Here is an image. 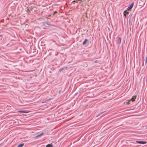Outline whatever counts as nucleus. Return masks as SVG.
<instances>
[{
	"instance_id": "f257e3e1",
	"label": "nucleus",
	"mask_w": 147,
	"mask_h": 147,
	"mask_svg": "<svg viewBox=\"0 0 147 147\" xmlns=\"http://www.w3.org/2000/svg\"><path fill=\"white\" fill-rule=\"evenodd\" d=\"M136 96H134L132 97L131 99L129 100H127L126 101V103L127 104H129V102H130L131 101H132L133 102H134L135 101V99L136 98Z\"/></svg>"
},
{
	"instance_id": "f03ea898",
	"label": "nucleus",
	"mask_w": 147,
	"mask_h": 147,
	"mask_svg": "<svg viewBox=\"0 0 147 147\" xmlns=\"http://www.w3.org/2000/svg\"><path fill=\"white\" fill-rule=\"evenodd\" d=\"M134 5V3L133 2L128 7V8H127V9L128 10H129L130 9H132V7H133V6Z\"/></svg>"
},
{
	"instance_id": "7ed1b4c3",
	"label": "nucleus",
	"mask_w": 147,
	"mask_h": 147,
	"mask_svg": "<svg viewBox=\"0 0 147 147\" xmlns=\"http://www.w3.org/2000/svg\"><path fill=\"white\" fill-rule=\"evenodd\" d=\"M136 142L138 143L139 144H146V142H144V141H137Z\"/></svg>"
},
{
	"instance_id": "20e7f679",
	"label": "nucleus",
	"mask_w": 147,
	"mask_h": 147,
	"mask_svg": "<svg viewBox=\"0 0 147 147\" xmlns=\"http://www.w3.org/2000/svg\"><path fill=\"white\" fill-rule=\"evenodd\" d=\"M43 134V133H42L38 135L37 136H36L35 137V138H38V137H40L41 136H42Z\"/></svg>"
},
{
	"instance_id": "39448f33",
	"label": "nucleus",
	"mask_w": 147,
	"mask_h": 147,
	"mask_svg": "<svg viewBox=\"0 0 147 147\" xmlns=\"http://www.w3.org/2000/svg\"><path fill=\"white\" fill-rule=\"evenodd\" d=\"M129 13V12L127 11L126 10L124 11L123 12V15L125 17H126V14H128Z\"/></svg>"
},
{
	"instance_id": "423d86ee",
	"label": "nucleus",
	"mask_w": 147,
	"mask_h": 147,
	"mask_svg": "<svg viewBox=\"0 0 147 147\" xmlns=\"http://www.w3.org/2000/svg\"><path fill=\"white\" fill-rule=\"evenodd\" d=\"M18 112L21 113H28V112L26 111H18Z\"/></svg>"
},
{
	"instance_id": "0eeeda50",
	"label": "nucleus",
	"mask_w": 147,
	"mask_h": 147,
	"mask_svg": "<svg viewBox=\"0 0 147 147\" xmlns=\"http://www.w3.org/2000/svg\"><path fill=\"white\" fill-rule=\"evenodd\" d=\"M88 40L87 39H85L84 40V41L83 42V45L87 43V42L88 41Z\"/></svg>"
},
{
	"instance_id": "6e6552de",
	"label": "nucleus",
	"mask_w": 147,
	"mask_h": 147,
	"mask_svg": "<svg viewBox=\"0 0 147 147\" xmlns=\"http://www.w3.org/2000/svg\"><path fill=\"white\" fill-rule=\"evenodd\" d=\"M53 146V145L51 144H48L46 146V147H52Z\"/></svg>"
},
{
	"instance_id": "1a4fd4ad",
	"label": "nucleus",
	"mask_w": 147,
	"mask_h": 147,
	"mask_svg": "<svg viewBox=\"0 0 147 147\" xmlns=\"http://www.w3.org/2000/svg\"><path fill=\"white\" fill-rule=\"evenodd\" d=\"M24 143H22L20 144H19L17 147H22L24 145Z\"/></svg>"
},
{
	"instance_id": "9d476101",
	"label": "nucleus",
	"mask_w": 147,
	"mask_h": 147,
	"mask_svg": "<svg viewBox=\"0 0 147 147\" xmlns=\"http://www.w3.org/2000/svg\"><path fill=\"white\" fill-rule=\"evenodd\" d=\"M119 43H120L121 42V38H120V37H119Z\"/></svg>"
},
{
	"instance_id": "9b49d317",
	"label": "nucleus",
	"mask_w": 147,
	"mask_h": 147,
	"mask_svg": "<svg viewBox=\"0 0 147 147\" xmlns=\"http://www.w3.org/2000/svg\"><path fill=\"white\" fill-rule=\"evenodd\" d=\"M62 69H60L59 70V71H61L62 70Z\"/></svg>"
},
{
	"instance_id": "f8f14e48",
	"label": "nucleus",
	"mask_w": 147,
	"mask_h": 147,
	"mask_svg": "<svg viewBox=\"0 0 147 147\" xmlns=\"http://www.w3.org/2000/svg\"><path fill=\"white\" fill-rule=\"evenodd\" d=\"M102 113H101L100 114H99L98 115V116H99V115H101V114H102Z\"/></svg>"
},
{
	"instance_id": "ddd939ff",
	"label": "nucleus",
	"mask_w": 147,
	"mask_h": 147,
	"mask_svg": "<svg viewBox=\"0 0 147 147\" xmlns=\"http://www.w3.org/2000/svg\"><path fill=\"white\" fill-rule=\"evenodd\" d=\"M75 1H72V3H73L74 2H75Z\"/></svg>"
},
{
	"instance_id": "4468645a",
	"label": "nucleus",
	"mask_w": 147,
	"mask_h": 147,
	"mask_svg": "<svg viewBox=\"0 0 147 147\" xmlns=\"http://www.w3.org/2000/svg\"><path fill=\"white\" fill-rule=\"evenodd\" d=\"M44 102H42V103H44Z\"/></svg>"
},
{
	"instance_id": "2eb2a0df",
	"label": "nucleus",
	"mask_w": 147,
	"mask_h": 147,
	"mask_svg": "<svg viewBox=\"0 0 147 147\" xmlns=\"http://www.w3.org/2000/svg\"><path fill=\"white\" fill-rule=\"evenodd\" d=\"M1 36H2V35H0V37Z\"/></svg>"
},
{
	"instance_id": "dca6fc26",
	"label": "nucleus",
	"mask_w": 147,
	"mask_h": 147,
	"mask_svg": "<svg viewBox=\"0 0 147 147\" xmlns=\"http://www.w3.org/2000/svg\"><path fill=\"white\" fill-rule=\"evenodd\" d=\"M49 100V99L48 100H46V101H48Z\"/></svg>"
},
{
	"instance_id": "f3484780",
	"label": "nucleus",
	"mask_w": 147,
	"mask_h": 147,
	"mask_svg": "<svg viewBox=\"0 0 147 147\" xmlns=\"http://www.w3.org/2000/svg\"><path fill=\"white\" fill-rule=\"evenodd\" d=\"M146 61H147V60H146Z\"/></svg>"
}]
</instances>
